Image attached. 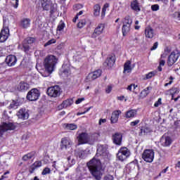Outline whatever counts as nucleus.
I'll return each mask as SVG.
<instances>
[{
  "label": "nucleus",
  "mask_w": 180,
  "mask_h": 180,
  "mask_svg": "<svg viewBox=\"0 0 180 180\" xmlns=\"http://www.w3.org/2000/svg\"><path fill=\"white\" fill-rule=\"evenodd\" d=\"M105 30V24H98L97 27L94 30V32L92 34V37H96L97 36H100L103 33V30Z\"/></svg>",
  "instance_id": "a211bd4d"
},
{
  "label": "nucleus",
  "mask_w": 180,
  "mask_h": 180,
  "mask_svg": "<svg viewBox=\"0 0 180 180\" xmlns=\"http://www.w3.org/2000/svg\"><path fill=\"white\" fill-rule=\"evenodd\" d=\"M96 155H101L102 157L108 156V147L105 145H98L97 148Z\"/></svg>",
  "instance_id": "dca6fc26"
},
{
  "label": "nucleus",
  "mask_w": 180,
  "mask_h": 180,
  "mask_svg": "<svg viewBox=\"0 0 180 180\" xmlns=\"http://www.w3.org/2000/svg\"><path fill=\"white\" fill-rule=\"evenodd\" d=\"M137 85L136 84H130L129 86H128L127 87V91H129L130 92H134V89H136V88H137Z\"/></svg>",
  "instance_id": "49530a36"
},
{
  "label": "nucleus",
  "mask_w": 180,
  "mask_h": 180,
  "mask_svg": "<svg viewBox=\"0 0 180 180\" xmlns=\"http://www.w3.org/2000/svg\"><path fill=\"white\" fill-rule=\"evenodd\" d=\"M153 130L150 129L149 127H143L141 129V136H146V134H150Z\"/></svg>",
  "instance_id": "4c0bfd02"
},
{
  "label": "nucleus",
  "mask_w": 180,
  "mask_h": 180,
  "mask_svg": "<svg viewBox=\"0 0 180 180\" xmlns=\"http://www.w3.org/2000/svg\"><path fill=\"white\" fill-rule=\"evenodd\" d=\"M50 172H51V169H50V168H49V167H46L43 169L41 174L47 175V174H50Z\"/></svg>",
  "instance_id": "603ef678"
},
{
  "label": "nucleus",
  "mask_w": 180,
  "mask_h": 180,
  "mask_svg": "<svg viewBox=\"0 0 180 180\" xmlns=\"http://www.w3.org/2000/svg\"><path fill=\"white\" fill-rule=\"evenodd\" d=\"M129 157H130V150L127 147H122L118 150L117 158L119 161H121V162L127 160Z\"/></svg>",
  "instance_id": "20e7f679"
},
{
  "label": "nucleus",
  "mask_w": 180,
  "mask_h": 180,
  "mask_svg": "<svg viewBox=\"0 0 180 180\" xmlns=\"http://www.w3.org/2000/svg\"><path fill=\"white\" fill-rule=\"evenodd\" d=\"M16 129V126L14 125L12 122H2L0 124V137L4 136V133L5 131H8V130H15Z\"/></svg>",
  "instance_id": "39448f33"
},
{
  "label": "nucleus",
  "mask_w": 180,
  "mask_h": 180,
  "mask_svg": "<svg viewBox=\"0 0 180 180\" xmlns=\"http://www.w3.org/2000/svg\"><path fill=\"white\" fill-rule=\"evenodd\" d=\"M58 63V58L53 55H49L46 56L44 61V67L46 74H42V77H49L54 70H56V65Z\"/></svg>",
  "instance_id": "f03ea898"
},
{
  "label": "nucleus",
  "mask_w": 180,
  "mask_h": 180,
  "mask_svg": "<svg viewBox=\"0 0 180 180\" xmlns=\"http://www.w3.org/2000/svg\"><path fill=\"white\" fill-rule=\"evenodd\" d=\"M39 98H40V91L37 89H31L27 95V99L31 102L37 101Z\"/></svg>",
  "instance_id": "1a4fd4ad"
},
{
  "label": "nucleus",
  "mask_w": 180,
  "mask_h": 180,
  "mask_svg": "<svg viewBox=\"0 0 180 180\" xmlns=\"http://www.w3.org/2000/svg\"><path fill=\"white\" fill-rule=\"evenodd\" d=\"M180 57V52L179 50L173 51L169 56L167 60V65L169 67H172L173 64H175L176 61H178V58Z\"/></svg>",
  "instance_id": "423d86ee"
},
{
  "label": "nucleus",
  "mask_w": 180,
  "mask_h": 180,
  "mask_svg": "<svg viewBox=\"0 0 180 180\" xmlns=\"http://www.w3.org/2000/svg\"><path fill=\"white\" fill-rule=\"evenodd\" d=\"M122 135L121 133L117 132L112 136V141L117 146H122Z\"/></svg>",
  "instance_id": "aec40b11"
},
{
  "label": "nucleus",
  "mask_w": 180,
  "mask_h": 180,
  "mask_svg": "<svg viewBox=\"0 0 180 180\" xmlns=\"http://www.w3.org/2000/svg\"><path fill=\"white\" fill-rule=\"evenodd\" d=\"M101 15V6L99 4H96L94 6V16L98 18Z\"/></svg>",
  "instance_id": "2f4dec72"
},
{
  "label": "nucleus",
  "mask_w": 180,
  "mask_h": 180,
  "mask_svg": "<svg viewBox=\"0 0 180 180\" xmlns=\"http://www.w3.org/2000/svg\"><path fill=\"white\" fill-rule=\"evenodd\" d=\"M11 5H12L14 9H18L19 6V0H11Z\"/></svg>",
  "instance_id": "a18cd8bd"
},
{
  "label": "nucleus",
  "mask_w": 180,
  "mask_h": 180,
  "mask_svg": "<svg viewBox=\"0 0 180 180\" xmlns=\"http://www.w3.org/2000/svg\"><path fill=\"white\" fill-rule=\"evenodd\" d=\"M160 143L162 147H169L172 144V138L168 134H165L160 138Z\"/></svg>",
  "instance_id": "9d476101"
},
{
  "label": "nucleus",
  "mask_w": 180,
  "mask_h": 180,
  "mask_svg": "<svg viewBox=\"0 0 180 180\" xmlns=\"http://www.w3.org/2000/svg\"><path fill=\"white\" fill-rule=\"evenodd\" d=\"M169 79H170V81L169 82H167V83H166L165 84V86H168V85H171L172 84V82H173V79H174V77H172V76H171L170 77H169Z\"/></svg>",
  "instance_id": "e2e57ef3"
},
{
  "label": "nucleus",
  "mask_w": 180,
  "mask_h": 180,
  "mask_svg": "<svg viewBox=\"0 0 180 180\" xmlns=\"http://www.w3.org/2000/svg\"><path fill=\"white\" fill-rule=\"evenodd\" d=\"M63 127L65 130H77L78 126L75 124H63Z\"/></svg>",
  "instance_id": "7c9ffc66"
},
{
  "label": "nucleus",
  "mask_w": 180,
  "mask_h": 180,
  "mask_svg": "<svg viewBox=\"0 0 180 180\" xmlns=\"http://www.w3.org/2000/svg\"><path fill=\"white\" fill-rule=\"evenodd\" d=\"M41 6L44 11L51 9V13H54L57 11L56 5H52L51 0H41Z\"/></svg>",
  "instance_id": "6e6552de"
},
{
  "label": "nucleus",
  "mask_w": 180,
  "mask_h": 180,
  "mask_svg": "<svg viewBox=\"0 0 180 180\" xmlns=\"http://www.w3.org/2000/svg\"><path fill=\"white\" fill-rule=\"evenodd\" d=\"M114 26H115L116 29H120V27L122 26V22L120 21V18H117L115 20Z\"/></svg>",
  "instance_id": "09e8293b"
},
{
  "label": "nucleus",
  "mask_w": 180,
  "mask_h": 180,
  "mask_svg": "<svg viewBox=\"0 0 180 180\" xmlns=\"http://www.w3.org/2000/svg\"><path fill=\"white\" fill-rule=\"evenodd\" d=\"M157 75V71H152L148 72V74L146 75V77L143 78V79H151L153 77H155Z\"/></svg>",
  "instance_id": "79ce46f5"
},
{
  "label": "nucleus",
  "mask_w": 180,
  "mask_h": 180,
  "mask_svg": "<svg viewBox=\"0 0 180 180\" xmlns=\"http://www.w3.org/2000/svg\"><path fill=\"white\" fill-rule=\"evenodd\" d=\"M133 68H134V66L131 67V61L127 60L124 64V74H129L131 72Z\"/></svg>",
  "instance_id": "b1692460"
},
{
  "label": "nucleus",
  "mask_w": 180,
  "mask_h": 180,
  "mask_svg": "<svg viewBox=\"0 0 180 180\" xmlns=\"http://www.w3.org/2000/svg\"><path fill=\"white\" fill-rule=\"evenodd\" d=\"M158 47V42H155L153 47L150 49L151 51L153 50H157V48Z\"/></svg>",
  "instance_id": "0e129e2a"
},
{
  "label": "nucleus",
  "mask_w": 180,
  "mask_h": 180,
  "mask_svg": "<svg viewBox=\"0 0 180 180\" xmlns=\"http://www.w3.org/2000/svg\"><path fill=\"white\" fill-rule=\"evenodd\" d=\"M137 115V111L136 110H129L125 112V117L127 119H131L136 117Z\"/></svg>",
  "instance_id": "bb28decb"
},
{
  "label": "nucleus",
  "mask_w": 180,
  "mask_h": 180,
  "mask_svg": "<svg viewBox=\"0 0 180 180\" xmlns=\"http://www.w3.org/2000/svg\"><path fill=\"white\" fill-rule=\"evenodd\" d=\"M102 75V70H97L93 72L89 73L86 78V82H90V81H94V79H96V78H99Z\"/></svg>",
  "instance_id": "4468645a"
},
{
  "label": "nucleus",
  "mask_w": 180,
  "mask_h": 180,
  "mask_svg": "<svg viewBox=\"0 0 180 180\" xmlns=\"http://www.w3.org/2000/svg\"><path fill=\"white\" fill-rule=\"evenodd\" d=\"M83 101H85V98H79L75 101L76 105H79V103H81L82 102H83Z\"/></svg>",
  "instance_id": "69168bd1"
},
{
  "label": "nucleus",
  "mask_w": 180,
  "mask_h": 180,
  "mask_svg": "<svg viewBox=\"0 0 180 180\" xmlns=\"http://www.w3.org/2000/svg\"><path fill=\"white\" fill-rule=\"evenodd\" d=\"M170 92V95H176V94H179V89L176 87H172L170 90L167 91L166 95H168Z\"/></svg>",
  "instance_id": "ea45409f"
},
{
  "label": "nucleus",
  "mask_w": 180,
  "mask_h": 180,
  "mask_svg": "<svg viewBox=\"0 0 180 180\" xmlns=\"http://www.w3.org/2000/svg\"><path fill=\"white\" fill-rule=\"evenodd\" d=\"M104 180H114L113 176L108 174L104 177Z\"/></svg>",
  "instance_id": "052dcab7"
},
{
  "label": "nucleus",
  "mask_w": 180,
  "mask_h": 180,
  "mask_svg": "<svg viewBox=\"0 0 180 180\" xmlns=\"http://www.w3.org/2000/svg\"><path fill=\"white\" fill-rule=\"evenodd\" d=\"M103 123H106V119H100L98 124L101 126V124H103Z\"/></svg>",
  "instance_id": "774afa93"
},
{
  "label": "nucleus",
  "mask_w": 180,
  "mask_h": 180,
  "mask_svg": "<svg viewBox=\"0 0 180 180\" xmlns=\"http://www.w3.org/2000/svg\"><path fill=\"white\" fill-rule=\"evenodd\" d=\"M159 65L164 67V65H165V60L160 58V60L159 62Z\"/></svg>",
  "instance_id": "338daca9"
},
{
  "label": "nucleus",
  "mask_w": 180,
  "mask_h": 180,
  "mask_svg": "<svg viewBox=\"0 0 180 180\" xmlns=\"http://www.w3.org/2000/svg\"><path fill=\"white\" fill-rule=\"evenodd\" d=\"M77 157H79V158H85L86 157V153L85 150H79L76 153Z\"/></svg>",
  "instance_id": "37998d69"
},
{
  "label": "nucleus",
  "mask_w": 180,
  "mask_h": 180,
  "mask_svg": "<svg viewBox=\"0 0 180 180\" xmlns=\"http://www.w3.org/2000/svg\"><path fill=\"white\" fill-rule=\"evenodd\" d=\"M150 91H151V87L148 86L147 88H146L145 89H143L141 93H140V98H141V99L146 98L147 96V95H148V94H150Z\"/></svg>",
  "instance_id": "473e14b6"
},
{
  "label": "nucleus",
  "mask_w": 180,
  "mask_h": 180,
  "mask_svg": "<svg viewBox=\"0 0 180 180\" xmlns=\"http://www.w3.org/2000/svg\"><path fill=\"white\" fill-rule=\"evenodd\" d=\"M154 154L153 149H146L142 154V158L146 162H153L154 161Z\"/></svg>",
  "instance_id": "0eeeda50"
},
{
  "label": "nucleus",
  "mask_w": 180,
  "mask_h": 180,
  "mask_svg": "<svg viewBox=\"0 0 180 180\" xmlns=\"http://www.w3.org/2000/svg\"><path fill=\"white\" fill-rule=\"evenodd\" d=\"M98 137H99V134H98L89 135L87 133L82 132L77 136V140L79 144H89L90 146H94L95 141H97Z\"/></svg>",
  "instance_id": "7ed1b4c3"
},
{
  "label": "nucleus",
  "mask_w": 180,
  "mask_h": 180,
  "mask_svg": "<svg viewBox=\"0 0 180 180\" xmlns=\"http://www.w3.org/2000/svg\"><path fill=\"white\" fill-rule=\"evenodd\" d=\"M131 25H123L122 26V34L123 36H127V34L130 32Z\"/></svg>",
  "instance_id": "f704fd0d"
},
{
  "label": "nucleus",
  "mask_w": 180,
  "mask_h": 180,
  "mask_svg": "<svg viewBox=\"0 0 180 180\" xmlns=\"http://www.w3.org/2000/svg\"><path fill=\"white\" fill-rule=\"evenodd\" d=\"M145 36L147 39H153L154 37V30L151 27H146L145 29Z\"/></svg>",
  "instance_id": "393cba45"
},
{
  "label": "nucleus",
  "mask_w": 180,
  "mask_h": 180,
  "mask_svg": "<svg viewBox=\"0 0 180 180\" xmlns=\"http://www.w3.org/2000/svg\"><path fill=\"white\" fill-rule=\"evenodd\" d=\"M112 86L109 85L105 88V92L106 94H110V92H112Z\"/></svg>",
  "instance_id": "4d7b16f0"
},
{
  "label": "nucleus",
  "mask_w": 180,
  "mask_h": 180,
  "mask_svg": "<svg viewBox=\"0 0 180 180\" xmlns=\"http://www.w3.org/2000/svg\"><path fill=\"white\" fill-rule=\"evenodd\" d=\"M64 27H65V23L63 22H59L56 30L57 33H58V32H63L64 30Z\"/></svg>",
  "instance_id": "c03bdc74"
},
{
  "label": "nucleus",
  "mask_w": 180,
  "mask_h": 180,
  "mask_svg": "<svg viewBox=\"0 0 180 180\" xmlns=\"http://www.w3.org/2000/svg\"><path fill=\"white\" fill-rule=\"evenodd\" d=\"M109 6H110V5L108 3H105L103 5V6L102 8V11H101V19H103V18H105V16L106 15V11L108 9H109Z\"/></svg>",
  "instance_id": "c9c22d12"
},
{
  "label": "nucleus",
  "mask_w": 180,
  "mask_h": 180,
  "mask_svg": "<svg viewBox=\"0 0 180 180\" xmlns=\"http://www.w3.org/2000/svg\"><path fill=\"white\" fill-rule=\"evenodd\" d=\"M55 43H57V40L55 39H50L44 44V46L47 47V46H51V44H54Z\"/></svg>",
  "instance_id": "3c124183"
},
{
  "label": "nucleus",
  "mask_w": 180,
  "mask_h": 180,
  "mask_svg": "<svg viewBox=\"0 0 180 180\" xmlns=\"http://www.w3.org/2000/svg\"><path fill=\"white\" fill-rule=\"evenodd\" d=\"M140 22L139 20L135 21L134 29L135 30H140L141 26L139 25Z\"/></svg>",
  "instance_id": "6e6d98bb"
},
{
  "label": "nucleus",
  "mask_w": 180,
  "mask_h": 180,
  "mask_svg": "<svg viewBox=\"0 0 180 180\" xmlns=\"http://www.w3.org/2000/svg\"><path fill=\"white\" fill-rule=\"evenodd\" d=\"M40 167H41V161H36L33 165L30 166V174H33V172H34V170L37 169V168H40Z\"/></svg>",
  "instance_id": "cd10ccee"
},
{
  "label": "nucleus",
  "mask_w": 180,
  "mask_h": 180,
  "mask_svg": "<svg viewBox=\"0 0 180 180\" xmlns=\"http://www.w3.org/2000/svg\"><path fill=\"white\" fill-rule=\"evenodd\" d=\"M120 115H122V111L119 110L113 111L111 114V118H110L111 123H117L119 120V116H120Z\"/></svg>",
  "instance_id": "4be33fe9"
},
{
  "label": "nucleus",
  "mask_w": 180,
  "mask_h": 180,
  "mask_svg": "<svg viewBox=\"0 0 180 180\" xmlns=\"http://www.w3.org/2000/svg\"><path fill=\"white\" fill-rule=\"evenodd\" d=\"M72 144L71 139L65 137L61 139L60 147L61 150H68V148H71Z\"/></svg>",
  "instance_id": "ddd939ff"
},
{
  "label": "nucleus",
  "mask_w": 180,
  "mask_h": 180,
  "mask_svg": "<svg viewBox=\"0 0 180 180\" xmlns=\"http://www.w3.org/2000/svg\"><path fill=\"white\" fill-rule=\"evenodd\" d=\"M17 89L22 92L27 91L29 89V84L26 82H21L18 85Z\"/></svg>",
  "instance_id": "c85d7f7f"
},
{
  "label": "nucleus",
  "mask_w": 180,
  "mask_h": 180,
  "mask_svg": "<svg viewBox=\"0 0 180 180\" xmlns=\"http://www.w3.org/2000/svg\"><path fill=\"white\" fill-rule=\"evenodd\" d=\"M172 16L175 20H180V11L174 12Z\"/></svg>",
  "instance_id": "de8ad7c7"
},
{
  "label": "nucleus",
  "mask_w": 180,
  "mask_h": 180,
  "mask_svg": "<svg viewBox=\"0 0 180 180\" xmlns=\"http://www.w3.org/2000/svg\"><path fill=\"white\" fill-rule=\"evenodd\" d=\"M59 75L63 78L70 77V75H71V68H70V65L63 64L59 71Z\"/></svg>",
  "instance_id": "f8f14e48"
},
{
  "label": "nucleus",
  "mask_w": 180,
  "mask_h": 180,
  "mask_svg": "<svg viewBox=\"0 0 180 180\" xmlns=\"http://www.w3.org/2000/svg\"><path fill=\"white\" fill-rule=\"evenodd\" d=\"M161 98H158V101H156L154 104L155 108H158L160 105H161Z\"/></svg>",
  "instance_id": "13d9d810"
},
{
  "label": "nucleus",
  "mask_w": 180,
  "mask_h": 180,
  "mask_svg": "<svg viewBox=\"0 0 180 180\" xmlns=\"http://www.w3.org/2000/svg\"><path fill=\"white\" fill-rule=\"evenodd\" d=\"M115 56H109L105 62L104 63V65L105 67H108V68H112V67H113V65H115Z\"/></svg>",
  "instance_id": "5701e85b"
},
{
  "label": "nucleus",
  "mask_w": 180,
  "mask_h": 180,
  "mask_svg": "<svg viewBox=\"0 0 180 180\" xmlns=\"http://www.w3.org/2000/svg\"><path fill=\"white\" fill-rule=\"evenodd\" d=\"M151 10L153 12H157V11H160V6L158 4L152 5Z\"/></svg>",
  "instance_id": "864d4df0"
},
{
  "label": "nucleus",
  "mask_w": 180,
  "mask_h": 180,
  "mask_svg": "<svg viewBox=\"0 0 180 180\" xmlns=\"http://www.w3.org/2000/svg\"><path fill=\"white\" fill-rule=\"evenodd\" d=\"M74 103V101L72 99H68L63 102L62 106L63 108H68V106H71Z\"/></svg>",
  "instance_id": "a19ab883"
},
{
  "label": "nucleus",
  "mask_w": 180,
  "mask_h": 180,
  "mask_svg": "<svg viewBox=\"0 0 180 180\" xmlns=\"http://www.w3.org/2000/svg\"><path fill=\"white\" fill-rule=\"evenodd\" d=\"M34 41V38L33 37H27L22 44V49L25 53H27L29 50H30V46L29 44H33Z\"/></svg>",
  "instance_id": "f3484780"
},
{
  "label": "nucleus",
  "mask_w": 180,
  "mask_h": 180,
  "mask_svg": "<svg viewBox=\"0 0 180 180\" xmlns=\"http://www.w3.org/2000/svg\"><path fill=\"white\" fill-rule=\"evenodd\" d=\"M131 10L134 11L135 12H140V11H141V8H140V4H139L137 0H134L131 3Z\"/></svg>",
  "instance_id": "a878e982"
},
{
  "label": "nucleus",
  "mask_w": 180,
  "mask_h": 180,
  "mask_svg": "<svg viewBox=\"0 0 180 180\" xmlns=\"http://www.w3.org/2000/svg\"><path fill=\"white\" fill-rule=\"evenodd\" d=\"M133 23V19H131V16H126L124 19V25H127L129 26H131V24Z\"/></svg>",
  "instance_id": "58836bf2"
},
{
  "label": "nucleus",
  "mask_w": 180,
  "mask_h": 180,
  "mask_svg": "<svg viewBox=\"0 0 180 180\" xmlns=\"http://www.w3.org/2000/svg\"><path fill=\"white\" fill-rule=\"evenodd\" d=\"M60 91L61 89L59 86H53L48 89L47 94L49 96H51L52 98H57V96H60Z\"/></svg>",
  "instance_id": "9b49d317"
},
{
  "label": "nucleus",
  "mask_w": 180,
  "mask_h": 180,
  "mask_svg": "<svg viewBox=\"0 0 180 180\" xmlns=\"http://www.w3.org/2000/svg\"><path fill=\"white\" fill-rule=\"evenodd\" d=\"M168 54H169V51L168 50H165L164 53L161 55L160 59L164 60V58H167Z\"/></svg>",
  "instance_id": "5fc2aeb1"
},
{
  "label": "nucleus",
  "mask_w": 180,
  "mask_h": 180,
  "mask_svg": "<svg viewBox=\"0 0 180 180\" xmlns=\"http://www.w3.org/2000/svg\"><path fill=\"white\" fill-rule=\"evenodd\" d=\"M35 155H36L35 152H30L22 157V161H29V160H32V158H34Z\"/></svg>",
  "instance_id": "72a5a7b5"
},
{
  "label": "nucleus",
  "mask_w": 180,
  "mask_h": 180,
  "mask_svg": "<svg viewBox=\"0 0 180 180\" xmlns=\"http://www.w3.org/2000/svg\"><path fill=\"white\" fill-rule=\"evenodd\" d=\"M20 104L19 103V101H12L10 103V105L8 106V109H18V107Z\"/></svg>",
  "instance_id": "e433bc0d"
},
{
  "label": "nucleus",
  "mask_w": 180,
  "mask_h": 180,
  "mask_svg": "<svg viewBox=\"0 0 180 180\" xmlns=\"http://www.w3.org/2000/svg\"><path fill=\"white\" fill-rule=\"evenodd\" d=\"M8 37H9V28L4 26L0 32V42L4 43V41H6Z\"/></svg>",
  "instance_id": "2eb2a0df"
},
{
  "label": "nucleus",
  "mask_w": 180,
  "mask_h": 180,
  "mask_svg": "<svg viewBox=\"0 0 180 180\" xmlns=\"http://www.w3.org/2000/svg\"><path fill=\"white\" fill-rule=\"evenodd\" d=\"M117 101H124V102H127V99L124 98V96H120L117 97Z\"/></svg>",
  "instance_id": "bf43d9fd"
},
{
  "label": "nucleus",
  "mask_w": 180,
  "mask_h": 180,
  "mask_svg": "<svg viewBox=\"0 0 180 180\" xmlns=\"http://www.w3.org/2000/svg\"><path fill=\"white\" fill-rule=\"evenodd\" d=\"M21 27L23 29H27V27H30V19L29 18H24L20 22Z\"/></svg>",
  "instance_id": "c756f323"
},
{
  "label": "nucleus",
  "mask_w": 180,
  "mask_h": 180,
  "mask_svg": "<svg viewBox=\"0 0 180 180\" xmlns=\"http://www.w3.org/2000/svg\"><path fill=\"white\" fill-rule=\"evenodd\" d=\"M87 167L93 176L97 180H101V178H102L101 161L94 158L87 163Z\"/></svg>",
  "instance_id": "f257e3e1"
},
{
  "label": "nucleus",
  "mask_w": 180,
  "mask_h": 180,
  "mask_svg": "<svg viewBox=\"0 0 180 180\" xmlns=\"http://www.w3.org/2000/svg\"><path fill=\"white\" fill-rule=\"evenodd\" d=\"M17 116L18 119H22V120H26L29 119V112L25 108H21L18 112Z\"/></svg>",
  "instance_id": "6ab92c4d"
},
{
  "label": "nucleus",
  "mask_w": 180,
  "mask_h": 180,
  "mask_svg": "<svg viewBox=\"0 0 180 180\" xmlns=\"http://www.w3.org/2000/svg\"><path fill=\"white\" fill-rule=\"evenodd\" d=\"M16 61H18L16 56L13 55L8 56L6 58V63L8 67H13V65H15V64H16Z\"/></svg>",
  "instance_id": "412c9836"
},
{
  "label": "nucleus",
  "mask_w": 180,
  "mask_h": 180,
  "mask_svg": "<svg viewBox=\"0 0 180 180\" xmlns=\"http://www.w3.org/2000/svg\"><path fill=\"white\" fill-rule=\"evenodd\" d=\"M86 25V20H81L79 23L77 24V27L79 29H82V27H84Z\"/></svg>",
  "instance_id": "8fccbe9b"
},
{
  "label": "nucleus",
  "mask_w": 180,
  "mask_h": 180,
  "mask_svg": "<svg viewBox=\"0 0 180 180\" xmlns=\"http://www.w3.org/2000/svg\"><path fill=\"white\" fill-rule=\"evenodd\" d=\"M140 123V120H136L135 121H133L130 123L131 126H137L138 124Z\"/></svg>",
  "instance_id": "680f3d73"
}]
</instances>
